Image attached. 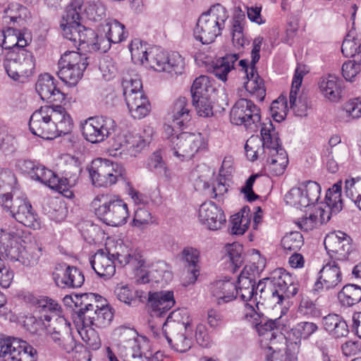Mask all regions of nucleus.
<instances>
[{"instance_id": "f3484780", "label": "nucleus", "mask_w": 361, "mask_h": 361, "mask_svg": "<svg viewBox=\"0 0 361 361\" xmlns=\"http://www.w3.org/2000/svg\"><path fill=\"white\" fill-rule=\"evenodd\" d=\"M116 128L114 119L107 116L90 117L82 123L84 138L91 143H99L113 134Z\"/></svg>"}, {"instance_id": "7ed1b4c3", "label": "nucleus", "mask_w": 361, "mask_h": 361, "mask_svg": "<svg viewBox=\"0 0 361 361\" xmlns=\"http://www.w3.org/2000/svg\"><path fill=\"white\" fill-rule=\"evenodd\" d=\"M115 259L122 267L129 265L135 270L142 267L145 264V259L139 251L129 248L122 243L98 250L90 258V262L96 274L106 279L112 277L116 272Z\"/></svg>"}, {"instance_id": "dca6fc26", "label": "nucleus", "mask_w": 361, "mask_h": 361, "mask_svg": "<svg viewBox=\"0 0 361 361\" xmlns=\"http://www.w3.org/2000/svg\"><path fill=\"white\" fill-rule=\"evenodd\" d=\"M0 357L6 361H36L37 350L19 338L0 336Z\"/></svg>"}, {"instance_id": "ddd939ff", "label": "nucleus", "mask_w": 361, "mask_h": 361, "mask_svg": "<svg viewBox=\"0 0 361 361\" xmlns=\"http://www.w3.org/2000/svg\"><path fill=\"white\" fill-rule=\"evenodd\" d=\"M4 67L11 79L20 81L32 74L35 60L33 54L25 49L8 51L5 56Z\"/></svg>"}, {"instance_id": "bf43d9fd", "label": "nucleus", "mask_w": 361, "mask_h": 361, "mask_svg": "<svg viewBox=\"0 0 361 361\" xmlns=\"http://www.w3.org/2000/svg\"><path fill=\"white\" fill-rule=\"evenodd\" d=\"M79 32L75 33L77 35L76 47L82 44H87L91 46L93 49L97 50L96 44H99L100 39L92 29H87L85 26L79 27Z\"/></svg>"}, {"instance_id": "423d86ee", "label": "nucleus", "mask_w": 361, "mask_h": 361, "mask_svg": "<svg viewBox=\"0 0 361 361\" xmlns=\"http://www.w3.org/2000/svg\"><path fill=\"white\" fill-rule=\"evenodd\" d=\"M64 159L69 164V169L64 170L63 178H59L52 171L39 164H37L31 178L71 199L74 194L71 188L76 184L80 169L73 157L66 156Z\"/></svg>"}, {"instance_id": "f03ea898", "label": "nucleus", "mask_w": 361, "mask_h": 361, "mask_svg": "<svg viewBox=\"0 0 361 361\" xmlns=\"http://www.w3.org/2000/svg\"><path fill=\"white\" fill-rule=\"evenodd\" d=\"M29 128L33 135L51 140L70 133L73 128V121L61 105H46L32 113Z\"/></svg>"}, {"instance_id": "58836bf2", "label": "nucleus", "mask_w": 361, "mask_h": 361, "mask_svg": "<svg viewBox=\"0 0 361 361\" xmlns=\"http://www.w3.org/2000/svg\"><path fill=\"white\" fill-rule=\"evenodd\" d=\"M319 87L323 96L331 102H338L341 97V85L338 79L332 75L322 77Z\"/></svg>"}, {"instance_id": "a18cd8bd", "label": "nucleus", "mask_w": 361, "mask_h": 361, "mask_svg": "<svg viewBox=\"0 0 361 361\" xmlns=\"http://www.w3.org/2000/svg\"><path fill=\"white\" fill-rule=\"evenodd\" d=\"M250 222V210L247 207H244L240 212L231 217V233L235 235H243L249 228Z\"/></svg>"}, {"instance_id": "5701e85b", "label": "nucleus", "mask_w": 361, "mask_h": 361, "mask_svg": "<svg viewBox=\"0 0 361 361\" xmlns=\"http://www.w3.org/2000/svg\"><path fill=\"white\" fill-rule=\"evenodd\" d=\"M245 319L250 322L257 331L259 336H265L267 339L271 340L276 337V330L283 331L286 329V325L283 324V319L281 317L275 319H267L262 317L255 310L252 305L245 304Z\"/></svg>"}, {"instance_id": "13d9d810", "label": "nucleus", "mask_w": 361, "mask_h": 361, "mask_svg": "<svg viewBox=\"0 0 361 361\" xmlns=\"http://www.w3.org/2000/svg\"><path fill=\"white\" fill-rule=\"evenodd\" d=\"M129 49L134 63L144 65L146 61L145 58H147L149 52L147 50L146 44H143L140 39H135L131 41Z\"/></svg>"}, {"instance_id": "2f4dec72", "label": "nucleus", "mask_w": 361, "mask_h": 361, "mask_svg": "<svg viewBox=\"0 0 361 361\" xmlns=\"http://www.w3.org/2000/svg\"><path fill=\"white\" fill-rule=\"evenodd\" d=\"M56 286L61 288H78L82 286L85 276L81 270L75 267L66 266L64 269L54 273Z\"/></svg>"}, {"instance_id": "ea45409f", "label": "nucleus", "mask_w": 361, "mask_h": 361, "mask_svg": "<svg viewBox=\"0 0 361 361\" xmlns=\"http://www.w3.org/2000/svg\"><path fill=\"white\" fill-rule=\"evenodd\" d=\"M171 279L172 274L166 269V265L164 263H158L152 267L151 270L138 276L136 281L140 284L149 282L167 283Z\"/></svg>"}, {"instance_id": "6e6d98bb", "label": "nucleus", "mask_w": 361, "mask_h": 361, "mask_svg": "<svg viewBox=\"0 0 361 361\" xmlns=\"http://www.w3.org/2000/svg\"><path fill=\"white\" fill-rule=\"evenodd\" d=\"M122 87L125 100L128 99V95L134 97L138 92H143L142 82L137 75L124 76Z\"/></svg>"}, {"instance_id": "9b49d317", "label": "nucleus", "mask_w": 361, "mask_h": 361, "mask_svg": "<svg viewBox=\"0 0 361 361\" xmlns=\"http://www.w3.org/2000/svg\"><path fill=\"white\" fill-rule=\"evenodd\" d=\"M207 141L201 133L182 132L169 140V151L180 160L190 159L207 148Z\"/></svg>"}, {"instance_id": "1a4fd4ad", "label": "nucleus", "mask_w": 361, "mask_h": 361, "mask_svg": "<svg viewBox=\"0 0 361 361\" xmlns=\"http://www.w3.org/2000/svg\"><path fill=\"white\" fill-rule=\"evenodd\" d=\"M92 204L95 214L109 226L123 225L129 217L128 204L118 195L99 194L94 197Z\"/></svg>"}, {"instance_id": "20e7f679", "label": "nucleus", "mask_w": 361, "mask_h": 361, "mask_svg": "<svg viewBox=\"0 0 361 361\" xmlns=\"http://www.w3.org/2000/svg\"><path fill=\"white\" fill-rule=\"evenodd\" d=\"M24 235V231L20 228H0V252L11 261L34 267L42 255V248L36 243L23 245Z\"/></svg>"}, {"instance_id": "4d7b16f0", "label": "nucleus", "mask_w": 361, "mask_h": 361, "mask_svg": "<svg viewBox=\"0 0 361 361\" xmlns=\"http://www.w3.org/2000/svg\"><path fill=\"white\" fill-rule=\"evenodd\" d=\"M82 2L81 0H75L66 10V14L63 17V23L68 25L80 23Z\"/></svg>"}, {"instance_id": "8fccbe9b", "label": "nucleus", "mask_w": 361, "mask_h": 361, "mask_svg": "<svg viewBox=\"0 0 361 361\" xmlns=\"http://www.w3.org/2000/svg\"><path fill=\"white\" fill-rule=\"evenodd\" d=\"M318 329V326L315 323L309 322H302L297 324L293 329H291V334L298 341L295 342V345L299 348L300 340L307 339Z\"/></svg>"}, {"instance_id": "f8f14e48", "label": "nucleus", "mask_w": 361, "mask_h": 361, "mask_svg": "<svg viewBox=\"0 0 361 361\" xmlns=\"http://www.w3.org/2000/svg\"><path fill=\"white\" fill-rule=\"evenodd\" d=\"M92 184L96 187H109L124 180L125 169L106 159H94L87 168Z\"/></svg>"}, {"instance_id": "6e6552de", "label": "nucleus", "mask_w": 361, "mask_h": 361, "mask_svg": "<svg viewBox=\"0 0 361 361\" xmlns=\"http://www.w3.org/2000/svg\"><path fill=\"white\" fill-rule=\"evenodd\" d=\"M228 18L226 9L220 4L212 6L198 18L194 29V37L203 44H209L221 35Z\"/></svg>"}, {"instance_id": "6ab92c4d", "label": "nucleus", "mask_w": 361, "mask_h": 361, "mask_svg": "<svg viewBox=\"0 0 361 361\" xmlns=\"http://www.w3.org/2000/svg\"><path fill=\"white\" fill-rule=\"evenodd\" d=\"M321 187L315 181L302 183L298 187L293 188L285 195L286 204L298 209L307 207L316 203L320 197Z\"/></svg>"}, {"instance_id": "f704fd0d", "label": "nucleus", "mask_w": 361, "mask_h": 361, "mask_svg": "<svg viewBox=\"0 0 361 361\" xmlns=\"http://www.w3.org/2000/svg\"><path fill=\"white\" fill-rule=\"evenodd\" d=\"M238 59V54H228L213 61L209 67V71L218 79L226 82L228 73L235 68V63Z\"/></svg>"}, {"instance_id": "680f3d73", "label": "nucleus", "mask_w": 361, "mask_h": 361, "mask_svg": "<svg viewBox=\"0 0 361 361\" xmlns=\"http://www.w3.org/2000/svg\"><path fill=\"white\" fill-rule=\"evenodd\" d=\"M192 105L200 116L209 117L213 115V102L211 96L192 99Z\"/></svg>"}, {"instance_id": "39448f33", "label": "nucleus", "mask_w": 361, "mask_h": 361, "mask_svg": "<svg viewBox=\"0 0 361 361\" xmlns=\"http://www.w3.org/2000/svg\"><path fill=\"white\" fill-rule=\"evenodd\" d=\"M160 325L165 328V337L173 349L179 353H185L191 348L193 324L186 309L171 312Z\"/></svg>"}, {"instance_id": "4c0bfd02", "label": "nucleus", "mask_w": 361, "mask_h": 361, "mask_svg": "<svg viewBox=\"0 0 361 361\" xmlns=\"http://www.w3.org/2000/svg\"><path fill=\"white\" fill-rule=\"evenodd\" d=\"M171 114L173 125L179 128L184 126L191 119L188 100L184 97H178L173 103Z\"/></svg>"}, {"instance_id": "338daca9", "label": "nucleus", "mask_w": 361, "mask_h": 361, "mask_svg": "<svg viewBox=\"0 0 361 361\" xmlns=\"http://www.w3.org/2000/svg\"><path fill=\"white\" fill-rule=\"evenodd\" d=\"M226 250L228 258L234 266V269L240 267L243 262V246L240 244L233 243L229 245Z\"/></svg>"}, {"instance_id": "f257e3e1", "label": "nucleus", "mask_w": 361, "mask_h": 361, "mask_svg": "<svg viewBox=\"0 0 361 361\" xmlns=\"http://www.w3.org/2000/svg\"><path fill=\"white\" fill-rule=\"evenodd\" d=\"M298 283L295 278L282 268L275 269L269 278L259 281L255 285V281L238 279L237 286V297L242 300L249 301L252 299L257 300L259 292L260 298H270L273 302L282 303L285 298H290L298 293Z\"/></svg>"}, {"instance_id": "473e14b6", "label": "nucleus", "mask_w": 361, "mask_h": 361, "mask_svg": "<svg viewBox=\"0 0 361 361\" xmlns=\"http://www.w3.org/2000/svg\"><path fill=\"white\" fill-rule=\"evenodd\" d=\"M305 75V71L301 67H297L292 81L291 90L289 94L290 107L292 109L295 114L298 116H305L307 115V104L302 98L298 100L297 94L300 90Z\"/></svg>"}, {"instance_id": "de8ad7c7", "label": "nucleus", "mask_w": 361, "mask_h": 361, "mask_svg": "<svg viewBox=\"0 0 361 361\" xmlns=\"http://www.w3.org/2000/svg\"><path fill=\"white\" fill-rule=\"evenodd\" d=\"M78 332L82 340L92 350L99 348L101 345L100 338L93 326L76 324Z\"/></svg>"}, {"instance_id": "c85d7f7f", "label": "nucleus", "mask_w": 361, "mask_h": 361, "mask_svg": "<svg viewBox=\"0 0 361 361\" xmlns=\"http://www.w3.org/2000/svg\"><path fill=\"white\" fill-rule=\"evenodd\" d=\"M35 90L40 98L47 102H62L65 99V94L56 87L55 79L49 73L39 76Z\"/></svg>"}, {"instance_id": "e2e57ef3", "label": "nucleus", "mask_w": 361, "mask_h": 361, "mask_svg": "<svg viewBox=\"0 0 361 361\" xmlns=\"http://www.w3.org/2000/svg\"><path fill=\"white\" fill-rule=\"evenodd\" d=\"M185 67V59L178 52H172L167 56L166 71L169 73L182 74Z\"/></svg>"}, {"instance_id": "393cba45", "label": "nucleus", "mask_w": 361, "mask_h": 361, "mask_svg": "<svg viewBox=\"0 0 361 361\" xmlns=\"http://www.w3.org/2000/svg\"><path fill=\"white\" fill-rule=\"evenodd\" d=\"M198 217L200 222L212 231L221 229L226 223L223 210L212 202L201 204Z\"/></svg>"}, {"instance_id": "09e8293b", "label": "nucleus", "mask_w": 361, "mask_h": 361, "mask_svg": "<svg viewBox=\"0 0 361 361\" xmlns=\"http://www.w3.org/2000/svg\"><path fill=\"white\" fill-rule=\"evenodd\" d=\"M97 314L94 319L93 326L97 328H103L108 326L113 319L114 315L110 307L106 305V301L99 300L96 306Z\"/></svg>"}, {"instance_id": "69168bd1", "label": "nucleus", "mask_w": 361, "mask_h": 361, "mask_svg": "<svg viewBox=\"0 0 361 361\" xmlns=\"http://www.w3.org/2000/svg\"><path fill=\"white\" fill-rule=\"evenodd\" d=\"M280 154L279 159H272L267 162V168L274 176L283 174L288 164V157L286 152H283Z\"/></svg>"}, {"instance_id": "0e129e2a", "label": "nucleus", "mask_w": 361, "mask_h": 361, "mask_svg": "<svg viewBox=\"0 0 361 361\" xmlns=\"http://www.w3.org/2000/svg\"><path fill=\"white\" fill-rule=\"evenodd\" d=\"M271 114L274 120L281 122L285 119L288 111L287 102L284 97H279L274 101L270 107Z\"/></svg>"}, {"instance_id": "79ce46f5", "label": "nucleus", "mask_w": 361, "mask_h": 361, "mask_svg": "<svg viewBox=\"0 0 361 361\" xmlns=\"http://www.w3.org/2000/svg\"><path fill=\"white\" fill-rule=\"evenodd\" d=\"M43 209L51 219L58 222L63 221L67 213L64 203L57 197L47 199L43 204Z\"/></svg>"}, {"instance_id": "a211bd4d", "label": "nucleus", "mask_w": 361, "mask_h": 361, "mask_svg": "<svg viewBox=\"0 0 361 361\" xmlns=\"http://www.w3.org/2000/svg\"><path fill=\"white\" fill-rule=\"evenodd\" d=\"M230 118L232 123L255 131L261 121L260 110L251 100L240 99L232 107Z\"/></svg>"}, {"instance_id": "c9c22d12", "label": "nucleus", "mask_w": 361, "mask_h": 361, "mask_svg": "<svg viewBox=\"0 0 361 361\" xmlns=\"http://www.w3.org/2000/svg\"><path fill=\"white\" fill-rule=\"evenodd\" d=\"M324 329L333 337H345L349 333L346 322L338 314H329L322 319Z\"/></svg>"}, {"instance_id": "5fc2aeb1", "label": "nucleus", "mask_w": 361, "mask_h": 361, "mask_svg": "<svg viewBox=\"0 0 361 361\" xmlns=\"http://www.w3.org/2000/svg\"><path fill=\"white\" fill-rule=\"evenodd\" d=\"M341 51L345 57H355L361 63V42L350 35H348L343 40Z\"/></svg>"}, {"instance_id": "0eeeda50", "label": "nucleus", "mask_w": 361, "mask_h": 361, "mask_svg": "<svg viewBox=\"0 0 361 361\" xmlns=\"http://www.w3.org/2000/svg\"><path fill=\"white\" fill-rule=\"evenodd\" d=\"M343 207L341 185L336 183L327 190L323 206H318L313 212L306 214L297 224L304 231H312L319 224L328 222L331 216L338 214Z\"/></svg>"}, {"instance_id": "2eb2a0df", "label": "nucleus", "mask_w": 361, "mask_h": 361, "mask_svg": "<svg viewBox=\"0 0 361 361\" xmlns=\"http://www.w3.org/2000/svg\"><path fill=\"white\" fill-rule=\"evenodd\" d=\"M87 65L85 56L77 51H67L59 61L57 75L63 82L75 85L81 79Z\"/></svg>"}, {"instance_id": "e433bc0d", "label": "nucleus", "mask_w": 361, "mask_h": 361, "mask_svg": "<svg viewBox=\"0 0 361 361\" xmlns=\"http://www.w3.org/2000/svg\"><path fill=\"white\" fill-rule=\"evenodd\" d=\"M126 102L134 118L141 119L150 111V103L143 92H138L134 97L128 95Z\"/></svg>"}, {"instance_id": "052dcab7", "label": "nucleus", "mask_w": 361, "mask_h": 361, "mask_svg": "<svg viewBox=\"0 0 361 361\" xmlns=\"http://www.w3.org/2000/svg\"><path fill=\"white\" fill-rule=\"evenodd\" d=\"M304 240L300 232L295 231L286 234L281 240V245L285 250L297 252L303 245Z\"/></svg>"}, {"instance_id": "c756f323", "label": "nucleus", "mask_w": 361, "mask_h": 361, "mask_svg": "<svg viewBox=\"0 0 361 361\" xmlns=\"http://www.w3.org/2000/svg\"><path fill=\"white\" fill-rule=\"evenodd\" d=\"M342 281L340 267L335 262L323 266L319 272V278L314 284L316 290L320 289L331 290L335 288Z\"/></svg>"}, {"instance_id": "4468645a", "label": "nucleus", "mask_w": 361, "mask_h": 361, "mask_svg": "<svg viewBox=\"0 0 361 361\" xmlns=\"http://www.w3.org/2000/svg\"><path fill=\"white\" fill-rule=\"evenodd\" d=\"M2 206L19 223L33 229L41 227L37 213L32 209L26 197H20L13 200L10 193L1 197Z\"/></svg>"}, {"instance_id": "49530a36", "label": "nucleus", "mask_w": 361, "mask_h": 361, "mask_svg": "<svg viewBox=\"0 0 361 361\" xmlns=\"http://www.w3.org/2000/svg\"><path fill=\"white\" fill-rule=\"evenodd\" d=\"M181 259L184 261L190 270L189 283H194L197 278L199 269L197 268L200 259V251L192 247H186L181 252Z\"/></svg>"}, {"instance_id": "cd10ccee", "label": "nucleus", "mask_w": 361, "mask_h": 361, "mask_svg": "<svg viewBox=\"0 0 361 361\" xmlns=\"http://www.w3.org/2000/svg\"><path fill=\"white\" fill-rule=\"evenodd\" d=\"M31 41L29 33L15 27H8L6 31L0 30V42L3 49L19 51L25 49Z\"/></svg>"}, {"instance_id": "412c9836", "label": "nucleus", "mask_w": 361, "mask_h": 361, "mask_svg": "<svg viewBox=\"0 0 361 361\" xmlns=\"http://www.w3.org/2000/svg\"><path fill=\"white\" fill-rule=\"evenodd\" d=\"M55 322L56 326L53 327V331L50 333L52 341L68 354L82 353L83 346L76 342L72 336L70 323L63 317H57Z\"/></svg>"}, {"instance_id": "603ef678", "label": "nucleus", "mask_w": 361, "mask_h": 361, "mask_svg": "<svg viewBox=\"0 0 361 361\" xmlns=\"http://www.w3.org/2000/svg\"><path fill=\"white\" fill-rule=\"evenodd\" d=\"M345 190L347 197L351 200L361 210V178H350L346 179Z\"/></svg>"}, {"instance_id": "a19ab883", "label": "nucleus", "mask_w": 361, "mask_h": 361, "mask_svg": "<svg viewBox=\"0 0 361 361\" xmlns=\"http://www.w3.org/2000/svg\"><path fill=\"white\" fill-rule=\"evenodd\" d=\"M265 154L263 161H268L272 159H279L283 152H286L282 147L278 132L272 126L269 137L265 136Z\"/></svg>"}, {"instance_id": "c03bdc74", "label": "nucleus", "mask_w": 361, "mask_h": 361, "mask_svg": "<svg viewBox=\"0 0 361 361\" xmlns=\"http://www.w3.org/2000/svg\"><path fill=\"white\" fill-rule=\"evenodd\" d=\"M338 299L342 306L352 307L361 300V287L355 284H347L338 293Z\"/></svg>"}, {"instance_id": "774afa93", "label": "nucleus", "mask_w": 361, "mask_h": 361, "mask_svg": "<svg viewBox=\"0 0 361 361\" xmlns=\"http://www.w3.org/2000/svg\"><path fill=\"white\" fill-rule=\"evenodd\" d=\"M343 114L349 118L361 117V98H355L347 102L343 106Z\"/></svg>"}, {"instance_id": "aec40b11", "label": "nucleus", "mask_w": 361, "mask_h": 361, "mask_svg": "<svg viewBox=\"0 0 361 361\" xmlns=\"http://www.w3.org/2000/svg\"><path fill=\"white\" fill-rule=\"evenodd\" d=\"M145 146V142L141 136L121 132L113 137L109 152L111 156L127 159L135 157Z\"/></svg>"}, {"instance_id": "a878e982", "label": "nucleus", "mask_w": 361, "mask_h": 361, "mask_svg": "<svg viewBox=\"0 0 361 361\" xmlns=\"http://www.w3.org/2000/svg\"><path fill=\"white\" fill-rule=\"evenodd\" d=\"M270 130H272V123L270 120L267 123H264L262 125L260 134L261 137L258 136H251L247 141L245 145V155L251 161L257 159H264L265 154V136L269 137Z\"/></svg>"}, {"instance_id": "b1692460", "label": "nucleus", "mask_w": 361, "mask_h": 361, "mask_svg": "<svg viewBox=\"0 0 361 361\" xmlns=\"http://www.w3.org/2000/svg\"><path fill=\"white\" fill-rule=\"evenodd\" d=\"M175 303L173 291H148L147 306L152 317H164L174 306Z\"/></svg>"}, {"instance_id": "72a5a7b5", "label": "nucleus", "mask_w": 361, "mask_h": 361, "mask_svg": "<svg viewBox=\"0 0 361 361\" xmlns=\"http://www.w3.org/2000/svg\"><path fill=\"white\" fill-rule=\"evenodd\" d=\"M29 18L30 12L27 8L15 2L9 3L3 11V19L5 23L13 26H24Z\"/></svg>"}, {"instance_id": "4be33fe9", "label": "nucleus", "mask_w": 361, "mask_h": 361, "mask_svg": "<svg viewBox=\"0 0 361 361\" xmlns=\"http://www.w3.org/2000/svg\"><path fill=\"white\" fill-rule=\"evenodd\" d=\"M325 249L331 258L344 261L349 259L354 252L352 238L345 233L336 231L331 232L324 238Z\"/></svg>"}, {"instance_id": "9d476101", "label": "nucleus", "mask_w": 361, "mask_h": 361, "mask_svg": "<svg viewBox=\"0 0 361 361\" xmlns=\"http://www.w3.org/2000/svg\"><path fill=\"white\" fill-rule=\"evenodd\" d=\"M262 42L263 38L261 37L254 39L251 51L252 59L250 65L249 61L245 59L240 60L238 63L240 71L247 78V81L244 82L245 90L259 101H262L266 94L264 80L259 76L255 67V64L260 58L259 51Z\"/></svg>"}, {"instance_id": "37998d69", "label": "nucleus", "mask_w": 361, "mask_h": 361, "mask_svg": "<svg viewBox=\"0 0 361 361\" xmlns=\"http://www.w3.org/2000/svg\"><path fill=\"white\" fill-rule=\"evenodd\" d=\"M167 56V54L162 48L153 47L149 51L144 65L157 71H165Z\"/></svg>"}, {"instance_id": "3c124183", "label": "nucleus", "mask_w": 361, "mask_h": 361, "mask_svg": "<svg viewBox=\"0 0 361 361\" xmlns=\"http://www.w3.org/2000/svg\"><path fill=\"white\" fill-rule=\"evenodd\" d=\"M213 90L210 80L206 75H200L195 78L190 90L192 99L211 96Z\"/></svg>"}, {"instance_id": "7c9ffc66", "label": "nucleus", "mask_w": 361, "mask_h": 361, "mask_svg": "<svg viewBox=\"0 0 361 361\" xmlns=\"http://www.w3.org/2000/svg\"><path fill=\"white\" fill-rule=\"evenodd\" d=\"M212 298L218 305L230 302L237 298V286L230 280H218L210 285Z\"/></svg>"}, {"instance_id": "bb28decb", "label": "nucleus", "mask_w": 361, "mask_h": 361, "mask_svg": "<svg viewBox=\"0 0 361 361\" xmlns=\"http://www.w3.org/2000/svg\"><path fill=\"white\" fill-rule=\"evenodd\" d=\"M105 32V38L100 39L99 44H96L97 50L106 52L109 49L111 44H116L122 42L127 37L125 32V26L116 20L109 19L102 25Z\"/></svg>"}, {"instance_id": "864d4df0", "label": "nucleus", "mask_w": 361, "mask_h": 361, "mask_svg": "<svg viewBox=\"0 0 361 361\" xmlns=\"http://www.w3.org/2000/svg\"><path fill=\"white\" fill-rule=\"evenodd\" d=\"M85 304V307L76 311L77 317L75 319V324L78 323L80 325L93 326L94 319L97 314V310L95 309L97 303L89 302Z\"/></svg>"}]
</instances>
